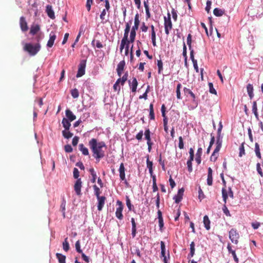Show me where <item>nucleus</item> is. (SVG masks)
<instances>
[{"label":"nucleus","instance_id":"1","mask_svg":"<svg viewBox=\"0 0 263 263\" xmlns=\"http://www.w3.org/2000/svg\"><path fill=\"white\" fill-rule=\"evenodd\" d=\"M88 145L92 153V156L97 162L105 156V151L103 148H106V145L104 141H98L97 139L92 138L89 140Z\"/></svg>","mask_w":263,"mask_h":263},{"label":"nucleus","instance_id":"2","mask_svg":"<svg viewBox=\"0 0 263 263\" xmlns=\"http://www.w3.org/2000/svg\"><path fill=\"white\" fill-rule=\"evenodd\" d=\"M24 50L27 51L30 55H35L40 50L41 45L39 43L32 45L30 43H26L24 46Z\"/></svg>","mask_w":263,"mask_h":263},{"label":"nucleus","instance_id":"3","mask_svg":"<svg viewBox=\"0 0 263 263\" xmlns=\"http://www.w3.org/2000/svg\"><path fill=\"white\" fill-rule=\"evenodd\" d=\"M164 29L166 35H168L170 33V30L173 28V24L171 19V14L170 13H167V17H164Z\"/></svg>","mask_w":263,"mask_h":263},{"label":"nucleus","instance_id":"4","mask_svg":"<svg viewBox=\"0 0 263 263\" xmlns=\"http://www.w3.org/2000/svg\"><path fill=\"white\" fill-rule=\"evenodd\" d=\"M239 235L236 229H232L229 232V238L232 242L237 245L238 243Z\"/></svg>","mask_w":263,"mask_h":263},{"label":"nucleus","instance_id":"5","mask_svg":"<svg viewBox=\"0 0 263 263\" xmlns=\"http://www.w3.org/2000/svg\"><path fill=\"white\" fill-rule=\"evenodd\" d=\"M117 204L118 205V207L117 208L115 213L116 216L119 220H122L123 218V215L122 214L123 205L122 204V202L120 200H118L117 201Z\"/></svg>","mask_w":263,"mask_h":263},{"label":"nucleus","instance_id":"6","mask_svg":"<svg viewBox=\"0 0 263 263\" xmlns=\"http://www.w3.org/2000/svg\"><path fill=\"white\" fill-rule=\"evenodd\" d=\"M86 60H82L79 65L78 70L76 75L77 78L83 76L85 73Z\"/></svg>","mask_w":263,"mask_h":263},{"label":"nucleus","instance_id":"7","mask_svg":"<svg viewBox=\"0 0 263 263\" xmlns=\"http://www.w3.org/2000/svg\"><path fill=\"white\" fill-rule=\"evenodd\" d=\"M145 138L147 140V144L148 145V151L149 152L151 151L153 143L151 138V132L148 128L146 129L144 132Z\"/></svg>","mask_w":263,"mask_h":263},{"label":"nucleus","instance_id":"8","mask_svg":"<svg viewBox=\"0 0 263 263\" xmlns=\"http://www.w3.org/2000/svg\"><path fill=\"white\" fill-rule=\"evenodd\" d=\"M82 181L81 178L78 179L74 185V190L77 195H81Z\"/></svg>","mask_w":263,"mask_h":263},{"label":"nucleus","instance_id":"9","mask_svg":"<svg viewBox=\"0 0 263 263\" xmlns=\"http://www.w3.org/2000/svg\"><path fill=\"white\" fill-rule=\"evenodd\" d=\"M20 25L21 30L23 32H26L28 30L27 23L25 20V17L21 16L20 18Z\"/></svg>","mask_w":263,"mask_h":263},{"label":"nucleus","instance_id":"10","mask_svg":"<svg viewBox=\"0 0 263 263\" xmlns=\"http://www.w3.org/2000/svg\"><path fill=\"white\" fill-rule=\"evenodd\" d=\"M184 191V190L183 188L180 189L178 190L177 195L174 197L173 199L175 200L176 203H179L182 199Z\"/></svg>","mask_w":263,"mask_h":263},{"label":"nucleus","instance_id":"11","mask_svg":"<svg viewBox=\"0 0 263 263\" xmlns=\"http://www.w3.org/2000/svg\"><path fill=\"white\" fill-rule=\"evenodd\" d=\"M125 66V62L124 60L120 61L117 65V72L118 76L120 77L124 70Z\"/></svg>","mask_w":263,"mask_h":263},{"label":"nucleus","instance_id":"12","mask_svg":"<svg viewBox=\"0 0 263 263\" xmlns=\"http://www.w3.org/2000/svg\"><path fill=\"white\" fill-rule=\"evenodd\" d=\"M57 38V35L53 32H51L49 34V39L47 42V47L51 48L53 46L55 40Z\"/></svg>","mask_w":263,"mask_h":263},{"label":"nucleus","instance_id":"13","mask_svg":"<svg viewBox=\"0 0 263 263\" xmlns=\"http://www.w3.org/2000/svg\"><path fill=\"white\" fill-rule=\"evenodd\" d=\"M129 85L131 88L132 91L133 92H135L137 90V87L138 86V82L136 78L134 77L132 79V81L130 80L128 81Z\"/></svg>","mask_w":263,"mask_h":263},{"label":"nucleus","instance_id":"14","mask_svg":"<svg viewBox=\"0 0 263 263\" xmlns=\"http://www.w3.org/2000/svg\"><path fill=\"white\" fill-rule=\"evenodd\" d=\"M125 167L124 164L121 163L120 165L119 172V176L120 178L121 181L125 180Z\"/></svg>","mask_w":263,"mask_h":263},{"label":"nucleus","instance_id":"15","mask_svg":"<svg viewBox=\"0 0 263 263\" xmlns=\"http://www.w3.org/2000/svg\"><path fill=\"white\" fill-rule=\"evenodd\" d=\"M132 20H130L129 22L126 23L125 28L124 29V36L122 39L128 40V34L130 29V24H132Z\"/></svg>","mask_w":263,"mask_h":263},{"label":"nucleus","instance_id":"16","mask_svg":"<svg viewBox=\"0 0 263 263\" xmlns=\"http://www.w3.org/2000/svg\"><path fill=\"white\" fill-rule=\"evenodd\" d=\"M98 201V210L101 211L105 203L106 198L105 196H100L97 197Z\"/></svg>","mask_w":263,"mask_h":263},{"label":"nucleus","instance_id":"17","mask_svg":"<svg viewBox=\"0 0 263 263\" xmlns=\"http://www.w3.org/2000/svg\"><path fill=\"white\" fill-rule=\"evenodd\" d=\"M46 12L50 18L54 19L55 18L54 12L51 5H48L46 6Z\"/></svg>","mask_w":263,"mask_h":263},{"label":"nucleus","instance_id":"18","mask_svg":"<svg viewBox=\"0 0 263 263\" xmlns=\"http://www.w3.org/2000/svg\"><path fill=\"white\" fill-rule=\"evenodd\" d=\"M66 116L67 117V119L69 120L70 121H73L76 119V117L72 112L69 109L66 110L65 111Z\"/></svg>","mask_w":263,"mask_h":263},{"label":"nucleus","instance_id":"19","mask_svg":"<svg viewBox=\"0 0 263 263\" xmlns=\"http://www.w3.org/2000/svg\"><path fill=\"white\" fill-rule=\"evenodd\" d=\"M212 172V169L211 167H209L207 178V184L209 186L212 185L213 183Z\"/></svg>","mask_w":263,"mask_h":263},{"label":"nucleus","instance_id":"20","mask_svg":"<svg viewBox=\"0 0 263 263\" xmlns=\"http://www.w3.org/2000/svg\"><path fill=\"white\" fill-rule=\"evenodd\" d=\"M140 24L139 16L138 13H137L135 16L134 25L132 27V29L137 30Z\"/></svg>","mask_w":263,"mask_h":263},{"label":"nucleus","instance_id":"21","mask_svg":"<svg viewBox=\"0 0 263 263\" xmlns=\"http://www.w3.org/2000/svg\"><path fill=\"white\" fill-rule=\"evenodd\" d=\"M40 30V27L39 25H33L31 26L30 33L33 35H35Z\"/></svg>","mask_w":263,"mask_h":263},{"label":"nucleus","instance_id":"22","mask_svg":"<svg viewBox=\"0 0 263 263\" xmlns=\"http://www.w3.org/2000/svg\"><path fill=\"white\" fill-rule=\"evenodd\" d=\"M69 120L65 118H64L62 120V123L63 124V127L65 128V129L68 130L69 129V128L71 126V123Z\"/></svg>","mask_w":263,"mask_h":263},{"label":"nucleus","instance_id":"23","mask_svg":"<svg viewBox=\"0 0 263 263\" xmlns=\"http://www.w3.org/2000/svg\"><path fill=\"white\" fill-rule=\"evenodd\" d=\"M247 89L250 99H252L254 97L253 85L251 84H248L247 86Z\"/></svg>","mask_w":263,"mask_h":263},{"label":"nucleus","instance_id":"24","mask_svg":"<svg viewBox=\"0 0 263 263\" xmlns=\"http://www.w3.org/2000/svg\"><path fill=\"white\" fill-rule=\"evenodd\" d=\"M131 222L132 225V235L134 238L136 236V223L134 218H132Z\"/></svg>","mask_w":263,"mask_h":263},{"label":"nucleus","instance_id":"25","mask_svg":"<svg viewBox=\"0 0 263 263\" xmlns=\"http://www.w3.org/2000/svg\"><path fill=\"white\" fill-rule=\"evenodd\" d=\"M222 196L224 203L226 204L229 195L228 191L226 189V188H225V187H223L222 189Z\"/></svg>","mask_w":263,"mask_h":263},{"label":"nucleus","instance_id":"26","mask_svg":"<svg viewBox=\"0 0 263 263\" xmlns=\"http://www.w3.org/2000/svg\"><path fill=\"white\" fill-rule=\"evenodd\" d=\"M203 223L207 230L210 229V220L207 215H205L203 217Z\"/></svg>","mask_w":263,"mask_h":263},{"label":"nucleus","instance_id":"27","mask_svg":"<svg viewBox=\"0 0 263 263\" xmlns=\"http://www.w3.org/2000/svg\"><path fill=\"white\" fill-rule=\"evenodd\" d=\"M79 150L82 152V153L85 155L87 156L89 155L88 149L87 147H85L83 144H79Z\"/></svg>","mask_w":263,"mask_h":263},{"label":"nucleus","instance_id":"28","mask_svg":"<svg viewBox=\"0 0 263 263\" xmlns=\"http://www.w3.org/2000/svg\"><path fill=\"white\" fill-rule=\"evenodd\" d=\"M56 257L59 263H66V256L61 253H57Z\"/></svg>","mask_w":263,"mask_h":263},{"label":"nucleus","instance_id":"29","mask_svg":"<svg viewBox=\"0 0 263 263\" xmlns=\"http://www.w3.org/2000/svg\"><path fill=\"white\" fill-rule=\"evenodd\" d=\"M129 44H130V41H128V40L122 39L121 42L120 47V52H122L123 49L124 48H125L126 46H127V45H129Z\"/></svg>","mask_w":263,"mask_h":263},{"label":"nucleus","instance_id":"30","mask_svg":"<svg viewBox=\"0 0 263 263\" xmlns=\"http://www.w3.org/2000/svg\"><path fill=\"white\" fill-rule=\"evenodd\" d=\"M146 164H147V167L148 168L149 170V173L151 174V176H152V174H153V162L149 160L148 157H147L146 160Z\"/></svg>","mask_w":263,"mask_h":263},{"label":"nucleus","instance_id":"31","mask_svg":"<svg viewBox=\"0 0 263 263\" xmlns=\"http://www.w3.org/2000/svg\"><path fill=\"white\" fill-rule=\"evenodd\" d=\"M222 146V141L219 138H217L216 141V147L215 148L214 152L215 153H218Z\"/></svg>","mask_w":263,"mask_h":263},{"label":"nucleus","instance_id":"32","mask_svg":"<svg viewBox=\"0 0 263 263\" xmlns=\"http://www.w3.org/2000/svg\"><path fill=\"white\" fill-rule=\"evenodd\" d=\"M190 254L188 255V257H193L194 254H195V243L194 242L192 241L191 243H190Z\"/></svg>","mask_w":263,"mask_h":263},{"label":"nucleus","instance_id":"33","mask_svg":"<svg viewBox=\"0 0 263 263\" xmlns=\"http://www.w3.org/2000/svg\"><path fill=\"white\" fill-rule=\"evenodd\" d=\"M252 111L254 114L255 117L258 119V114L257 112V105L256 101H254L253 102L252 105Z\"/></svg>","mask_w":263,"mask_h":263},{"label":"nucleus","instance_id":"34","mask_svg":"<svg viewBox=\"0 0 263 263\" xmlns=\"http://www.w3.org/2000/svg\"><path fill=\"white\" fill-rule=\"evenodd\" d=\"M213 13L216 16H221L224 13V11L221 9L216 8L214 9Z\"/></svg>","mask_w":263,"mask_h":263},{"label":"nucleus","instance_id":"35","mask_svg":"<svg viewBox=\"0 0 263 263\" xmlns=\"http://www.w3.org/2000/svg\"><path fill=\"white\" fill-rule=\"evenodd\" d=\"M136 35V30L131 29L129 36L130 40H128V41H130V43H133L135 41Z\"/></svg>","mask_w":263,"mask_h":263},{"label":"nucleus","instance_id":"36","mask_svg":"<svg viewBox=\"0 0 263 263\" xmlns=\"http://www.w3.org/2000/svg\"><path fill=\"white\" fill-rule=\"evenodd\" d=\"M255 152L256 156L259 158H261V154L260 152L259 145L258 143H256L255 144Z\"/></svg>","mask_w":263,"mask_h":263},{"label":"nucleus","instance_id":"37","mask_svg":"<svg viewBox=\"0 0 263 263\" xmlns=\"http://www.w3.org/2000/svg\"><path fill=\"white\" fill-rule=\"evenodd\" d=\"M63 136L65 138L69 139L72 137L73 136V134L70 133L69 130H66V129L62 131Z\"/></svg>","mask_w":263,"mask_h":263},{"label":"nucleus","instance_id":"38","mask_svg":"<svg viewBox=\"0 0 263 263\" xmlns=\"http://www.w3.org/2000/svg\"><path fill=\"white\" fill-rule=\"evenodd\" d=\"M63 249L66 252H67L69 250V245L67 238H66L63 242Z\"/></svg>","mask_w":263,"mask_h":263},{"label":"nucleus","instance_id":"39","mask_svg":"<svg viewBox=\"0 0 263 263\" xmlns=\"http://www.w3.org/2000/svg\"><path fill=\"white\" fill-rule=\"evenodd\" d=\"M149 118L151 120L155 119V114L153 104H151L149 105Z\"/></svg>","mask_w":263,"mask_h":263},{"label":"nucleus","instance_id":"40","mask_svg":"<svg viewBox=\"0 0 263 263\" xmlns=\"http://www.w3.org/2000/svg\"><path fill=\"white\" fill-rule=\"evenodd\" d=\"M75 247H76V250L77 252H78L79 253H82L83 251H82V249H81V243H80V240H78L76 241V244H75Z\"/></svg>","mask_w":263,"mask_h":263},{"label":"nucleus","instance_id":"41","mask_svg":"<svg viewBox=\"0 0 263 263\" xmlns=\"http://www.w3.org/2000/svg\"><path fill=\"white\" fill-rule=\"evenodd\" d=\"M181 87V84L180 83H178L177 86V88H176V96H177V98L178 99H181V93H180Z\"/></svg>","mask_w":263,"mask_h":263},{"label":"nucleus","instance_id":"42","mask_svg":"<svg viewBox=\"0 0 263 263\" xmlns=\"http://www.w3.org/2000/svg\"><path fill=\"white\" fill-rule=\"evenodd\" d=\"M71 95L73 98H78L79 96V92L78 90L76 88L72 89L71 91Z\"/></svg>","mask_w":263,"mask_h":263},{"label":"nucleus","instance_id":"43","mask_svg":"<svg viewBox=\"0 0 263 263\" xmlns=\"http://www.w3.org/2000/svg\"><path fill=\"white\" fill-rule=\"evenodd\" d=\"M93 188L94 190L95 195L96 196V197H100V194H101L100 189L96 184L93 185Z\"/></svg>","mask_w":263,"mask_h":263},{"label":"nucleus","instance_id":"44","mask_svg":"<svg viewBox=\"0 0 263 263\" xmlns=\"http://www.w3.org/2000/svg\"><path fill=\"white\" fill-rule=\"evenodd\" d=\"M157 66L158 67V73L160 74L163 70V63L161 60H158Z\"/></svg>","mask_w":263,"mask_h":263},{"label":"nucleus","instance_id":"45","mask_svg":"<svg viewBox=\"0 0 263 263\" xmlns=\"http://www.w3.org/2000/svg\"><path fill=\"white\" fill-rule=\"evenodd\" d=\"M244 155H245V150L244 147V143H242L239 147V156L241 157Z\"/></svg>","mask_w":263,"mask_h":263},{"label":"nucleus","instance_id":"46","mask_svg":"<svg viewBox=\"0 0 263 263\" xmlns=\"http://www.w3.org/2000/svg\"><path fill=\"white\" fill-rule=\"evenodd\" d=\"M144 6L145 9L146 17L147 18H149L151 17V14L149 11V7L147 2H144Z\"/></svg>","mask_w":263,"mask_h":263},{"label":"nucleus","instance_id":"47","mask_svg":"<svg viewBox=\"0 0 263 263\" xmlns=\"http://www.w3.org/2000/svg\"><path fill=\"white\" fill-rule=\"evenodd\" d=\"M183 90L185 93L190 95V96L192 97V98L193 99V100H195V95L190 89L185 87V88H184Z\"/></svg>","mask_w":263,"mask_h":263},{"label":"nucleus","instance_id":"48","mask_svg":"<svg viewBox=\"0 0 263 263\" xmlns=\"http://www.w3.org/2000/svg\"><path fill=\"white\" fill-rule=\"evenodd\" d=\"M222 211L226 216H229V217H230L231 216L228 208L227 207V206L224 203L223 206L222 207Z\"/></svg>","mask_w":263,"mask_h":263},{"label":"nucleus","instance_id":"49","mask_svg":"<svg viewBox=\"0 0 263 263\" xmlns=\"http://www.w3.org/2000/svg\"><path fill=\"white\" fill-rule=\"evenodd\" d=\"M209 91L210 93H212V94H215V95H216V90L214 89V87H213V84L211 82H210L209 83Z\"/></svg>","mask_w":263,"mask_h":263},{"label":"nucleus","instance_id":"50","mask_svg":"<svg viewBox=\"0 0 263 263\" xmlns=\"http://www.w3.org/2000/svg\"><path fill=\"white\" fill-rule=\"evenodd\" d=\"M128 78V72H126L124 73V74L122 76V78H121V85H124L125 82L127 80Z\"/></svg>","mask_w":263,"mask_h":263},{"label":"nucleus","instance_id":"51","mask_svg":"<svg viewBox=\"0 0 263 263\" xmlns=\"http://www.w3.org/2000/svg\"><path fill=\"white\" fill-rule=\"evenodd\" d=\"M187 44L189 46V49L191 50L192 48V35L191 34H189L187 36Z\"/></svg>","mask_w":263,"mask_h":263},{"label":"nucleus","instance_id":"52","mask_svg":"<svg viewBox=\"0 0 263 263\" xmlns=\"http://www.w3.org/2000/svg\"><path fill=\"white\" fill-rule=\"evenodd\" d=\"M65 206H66V201L63 200L62 203L61 204V209H62V212L63 213V216L64 217H65Z\"/></svg>","mask_w":263,"mask_h":263},{"label":"nucleus","instance_id":"53","mask_svg":"<svg viewBox=\"0 0 263 263\" xmlns=\"http://www.w3.org/2000/svg\"><path fill=\"white\" fill-rule=\"evenodd\" d=\"M126 203L128 210L131 211L133 205L131 204L130 200L128 196H126Z\"/></svg>","mask_w":263,"mask_h":263},{"label":"nucleus","instance_id":"54","mask_svg":"<svg viewBox=\"0 0 263 263\" xmlns=\"http://www.w3.org/2000/svg\"><path fill=\"white\" fill-rule=\"evenodd\" d=\"M218 153H215L214 152H213V153H212V154L210 157L211 161H213V162L216 161L218 158Z\"/></svg>","mask_w":263,"mask_h":263},{"label":"nucleus","instance_id":"55","mask_svg":"<svg viewBox=\"0 0 263 263\" xmlns=\"http://www.w3.org/2000/svg\"><path fill=\"white\" fill-rule=\"evenodd\" d=\"M198 194H199L198 198L200 200H201L202 199H203L205 198L204 193H203V191H202L201 189L200 188V187H199Z\"/></svg>","mask_w":263,"mask_h":263},{"label":"nucleus","instance_id":"56","mask_svg":"<svg viewBox=\"0 0 263 263\" xmlns=\"http://www.w3.org/2000/svg\"><path fill=\"white\" fill-rule=\"evenodd\" d=\"M256 169L258 173L260 175V176L263 177V173L262 171V169L260 167V164L259 163H257Z\"/></svg>","mask_w":263,"mask_h":263},{"label":"nucleus","instance_id":"57","mask_svg":"<svg viewBox=\"0 0 263 263\" xmlns=\"http://www.w3.org/2000/svg\"><path fill=\"white\" fill-rule=\"evenodd\" d=\"M151 35H152V41L153 45L154 47H155L157 46L156 45V32H152Z\"/></svg>","mask_w":263,"mask_h":263},{"label":"nucleus","instance_id":"58","mask_svg":"<svg viewBox=\"0 0 263 263\" xmlns=\"http://www.w3.org/2000/svg\"><path fill=\"white\" fill-rule=\"evenodd\" d=\"M73 177L75 178V179H79V171L78 170V168L74 167L73 168Z\"/></svg>","mask_w":263,"mask_h":263},{"label":"nucleus","instance_id":"59","mask_svg":"<svg viewBox=\"0 0 263 263\" xmlns=\"http://www.w3.org/2000/svg\"><path fill=\"white\" fill-rule=\"evenodd\" d=\"M178 147L180 149H183L184 148L183 138L181 136L179 137Z\"/></svg>","mask_w":263,"mask_h":263},{"label":"nucleus","instance_id":"60","mask_svg":"<svg viewBox=\"0 0 263 263\" xmlns=\"http://www.w3.org/2000/svg\"><path fill=\"white\" fill-rule=\"evenodd\" d=\"M64 149L67 153H71L72 152V148L70 145L67 144L64 146Z\"/></svg>","mask_w":263,"mask_h":263},{"label":"nucleus","instance_id":"61","mask_svg":"<svg viewBox=\"0 0 263 263\" xmlns=\"http://www.w3.org/2000/svg\"><path fill=\"white\" fill-rule=\"evenodd\" d=\"M159 162L160 164L161 165L162 170L163 171H165L164 161L162 160L161 155H160Z\"/></svg>","mask_w":263,"mask_h":263},{"label":"nucleus","instance_id":"62","mask_svg":"<svg viewBox=\"0 0 263 263\" xmlns=\"http://www.w3.org/2000/svg\"><path fill=\"white\" fill-rule=\"evenodd\" d=\"M143 135V131H140L136 136V138L138 140L140 141L142 139V137Z\"/></svg>","mask_w":263,"mask_h":263},{"label":"nucleus","instance_id":"63","mask_svg":"<svg viewBox=\"0 0 263 263\" xmlns=\"http://www.w3.org/2000/svg\"><path fill=\"white\" fill-rule=\"evenodd\" d=\"M79 139V138L77 136H75L73 137L72 141V144L73 146H76L78 144Z\"/></svg>","mask_w":263,"mask_h":263},{"label":"nucleus","instance_id":"64","mask_svg":"<svg viewBox=\"0 0 263 263\" xmlns=\"http://www.w3.org/2000/svg\"><path fill=\"white\" fill-rule=\"evenodd\" d=\"M140 29L142 32H146L148 30V27L146 26L145 23L143 22Z\"/></svg>","mask_w":263,"mask_h":263}]
</instances>
